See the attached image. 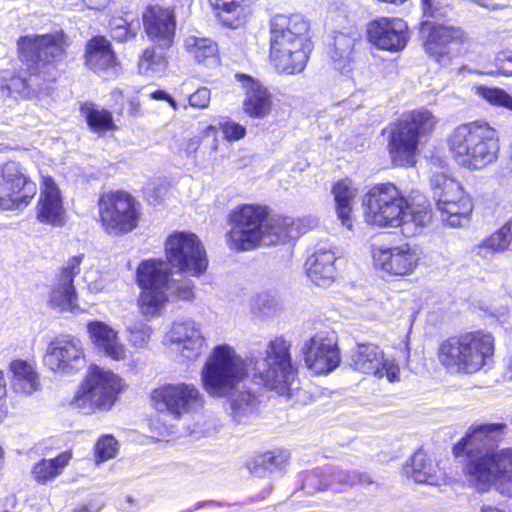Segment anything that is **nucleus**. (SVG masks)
<instances>
[{
  "label": "nucleus",
  "mask_w": 512,
  "mask_h": 512,
  "mask_svg": "<svg viewBox=\"0 0 512 512\" xmlns=\"http://www.w3.org/2000/svg\"><path fill=\"white\" fill-rule=\"evenodd\" d=\"M505 427L504 423L472 426L453 446V454L466 455L464 472L475 487L485 489L494 484L502 494L511 495L512 448H491Z\"/></svg>",
  "instance_id": "1"
},
{
  "label": "nucleus",
  "mask_w": 512,
  "mask_h": 512,
  "mask_svg": "<svg viewBox=\"0 0 512 512\" xmlns=\"http://www.w3.org/2000/svg\"><path fill=\"white\" fill-rule=\"evenodd\" d=\"M363 216L378 228L401 227L406 237L417 235L432 218L429 202L423 196L407 200L392 183L377 184L363 197Z\"/></svg>",
  "instance_id": "2"
},
{
  "label": "nucleus",
  "mask_w": 512,
  "mask_h": 512,
  "mask_svg": "<svg viewBox=\"0 0 512 512\" xmlns=\"http://www.w3.org/2000/svg\"><path fill=\"white\" fill-rule=\"evenodd\" d=\"M19 58L25 66V73L12 77L2 85L9 93L29 96L44 90V84L53 82L59 76V64L66 57V36L63 31L50 34H33L20 37L17 41Z\"/></svg>",
  "instance_id": "3"
},
{
  "label": "nucleus",
  "mask_w": 512,
  "mask_h": 512,
  "mask_svg": "<svg viewBox=\"0 0 512 512\" xmlns=\"http://www.w3.org/2000/svg\"><path fill=\"white\" fill-rule=\"evenodd\" d=\"M228 222L227 242L237 251L251 250L259 244L274 245L298 236L290 218H268L267 207L261 205L235 207L229 213Z\"/></svg>",
  "instance_id": "4"
},
{
  "label": "nucleus",
  "mask_w": 512,
  "mask_h": 512,
  "mask_svg": "<svg viewBox=\"0 0 512 512\" xmlns=\"http://www.w3.org/2000/svg\"><path fill=\"white\" fill-rule=\"evenodd\" d=\"M308 31L309 23L300 14L272 18L270 58L277 71L294 74L304 70L312 51Z\"/></svg>",
  "instance_id": "5"
},
{
  "label": "nucleus",
  "mask_w": 512,
  "mask_h": 512,
  "mask_svg": "<svg viewBox=\"0 0 512 512\" xmlns=\"http://www.w3.org/2000/svg\"><path fill=\"white\" fill-rule=\"evenodd\" d=\"M168 263L162 259L142 261L136 271V283L140 288L138 306L144 316L156 317L168 301V292L180 300L194 298L191 279L171 280Z\"/></svg>",
  "instance_id": "6"
},
{
  "label": "nucleus",
  "mask_w": 512,
  "mask_h": 512,
  "mask_svg": "<svg viewBox=\"0 0 512 512\" xmlns=\"http://www.w3.org/2000/svg\"><path fill=\"white\" fill-rule=\"evenodd\" d=\"M448 147L455 162L470 170L492 164L500 150L497 131L483 121L457 126L449 135Z\"/></svg>",
  "instance_id": "7"
},
{
  "label": "nucleus",
  "mask_w": 512,
  "mask_h": 512,
  "mask_svg": "<svg viewBox=\"0 0 512 512\" xmlns=\"http://www.w3.org/2000/svg\"><path fill=\"white\" fill-rule=\"evenodd\" d=\"M423 16L420 32L424 39V49L428 56L442 67L458 64L457 60L465 52L467 36L454 26L430 21L429 18L445 17L449 7L441 0H421Z\"/></svg>",
  "instance_id": "8"
},
{
  "label": "nucleus",
  "mask_w": 512,
  "mask_h": 512,
  "mask_svg": "<svg viewBox=\"0 0 512 512\" xmlns=\"http://www.w3.org/2000/svg\"><path fill=\"white\" fill-rule=\"evenodd\" d=\"M494 354L491 334L467 332L444 340L439 346L440 363L449 371L473 374L488 364Z\"/></svg>",
  "instance_id": "9"
},
{
  "label": "nucleus",
  "mask_w": 512,
  "mask_h": 512,
  "mask_svg": "<svg viewBox=\"0 0 512 512\" xmlns=\"http://www.w3.org/2000/svg\"><path fill=\"white\" fill-rule=\"evenodd\" d=\"M246 364L228 344L214 347L201 371L205 391L213 397L228 395L246 376Z\"/></svg>",
  "instance_id": "10"
},
{
  "label": "nucleus",
  "mask_w": 512,
  "mask_h": 512,
  "mask_svg": "<svg viewBox=\"0 0 512 512\" xmlns=\"http://www.w3.org/2000/svg\"><path fill=\"white\" fill-rule=\"evenodd\" d=\"M435 123L434 116L426 109L402 115L391 127L389 136L388 146L393 163L397 166L413 165L421 137L430 134Z\"/></svg>",
  "instance_id": "11"
},
{
  "label": "nucleus",
  "mask_w": 512,
  "mask_h": 512,
  "mask_svg": "<svg viewBox=\"0 0 512 512\" xmlns=\"http://www.w3.org/2000/svg\"><path fill=\"white\" fill-rule=\"evenodd\" d=\"M291 344L283 337L269 341L265 357H252L254 377L270 389L283 391L294 384L297 370L292 363Z\"/></svg>",
  "instance_id": "12"
},
{
  "label": "nucleus",
  "mask_w": 512,
  "mask_h": 512,
  "mask_svg": "<svg viewBox=\"0 0 512 512\" xmlns=\"http://www.w3.org/2000/svg\"><path fill=\"white\" fill-rule=\"evenodd\" d=\"M430 184L442 222L452 228L468 225L473 204L460 182L444 173H434Z\"/></svg>",
  "instance_id": "13"
},
{
  "label": "nucleus",
  "mask_w": 512,
  "mask_h": 512,
  "mask_svg": "<svg viewBox=\"0 0 512 512\" xmlns=\"http://www.w3.org/2000/svg\"><path fill=\"white\" fill-rule=\"evenodd\" d=\"M121 389V379L116 374L93 365L73 403L85 412L94 408L110 409Z\"/></svg>",
  "instance_id": "14"
},
{
  "label": "nucleus",
  "mask_w": 512,
  "mask_h": 512,
  "mask_svg": "<svg viewBox=\"0 0 512 512\" xmlns=\"http://www.w3.org/2000/svg\"><path fill=\"white\" fill-rule=\"evenodd\" d=\"M168 268L178 267L181 272L198 277L208 267L206 251L194 233L176 232L169 236L165 245Z\"/></svg>",
  "instance_id": "15"
},
{
  "label": "nucleus",
  "mask_w": 512,
  "mask_h": 512,
  "mask_svg": "<svg viewBox=\"0 0 512 512\" xmlns=\"http://www.w3.org/2000/svg\"><path fill=\"white\" fill-rule=\"evenodd\" d=\"M102 225L109 234L132 231L138 223L135 200L127 193L117 191L104 193L98 202Z\"/></svg>",
  "instance_id": "16"
},
{
  "label": "nucleus",
  "mask_w": 512,
  "mask_h": 512,
  "mask_svg": "<svg viewBox=\"0 0 512 512\" xmlns=\"http://www.w3.org/2000/svg\"><path fill=\"white\" fill-rule=\"evenodd\" d=\"M37 192L36 184L16 162L0 167V209L14 210L26 207Z\"/></svg>",
  "instance_id": "17"
},
{
  "label": "nucleus",
  "mask_w": 512,
  "mask_h": 512,
  "mask_svg": "<svg viewBox=\"0 0 512 512\" xmlns=\"http://www.w3.org/2000/svg\"><path fill=\"white\" fill-rule=\"evenodd\" d=\"M151 400L156 410L174 418H180L202 405L199 389L186 382L169 383L156 388L151 394Z\"/></svg>",
  "instance_id": "18"
},
{
  "label": "nucleus",
  "mask_w": 512,
  "mask_h": 512,
  "mask_svg": "<svg viewBox=\"0 0 512 512\" xmlns=\"http://www.w3.org/2000/svg\"><path fill=\"white\" fill-rule=\"evenodd\" d=\"M44 365L53 372L73 374L85 366V354L80 339L72 335H60L47 346Z\"/></svg>",
  "instance_id": "19"
},
{
  "label": "nucleus",
  "mask_w": 512,
  "mask_h": 512,
  "mask_svg": "<svg viewBox=\"0 0 512 512\" xmlns=\"http://www.w3.org/2000/svg\"><path fill=\"white\" fill-rule=\"evenodd\" d=\"M349 366L360 373L389 382L399 380L400 368L395 359L385 357L383 350L374 344H357L349 353Z\"/></svg>",
  "instance_id": "20"
},
{
  "label": "nucleus",
  "mask_w": 512,
  "mask_h": 512,
  "mask_svg": "<svg viewBox=\"0 0 512 512\" xmlns=\"http://www.w3.org/2000/svg\"><path fill=\"white\" fill-rule=\"evenodd\" d=\"M307 367L316 374H327L341 362L337 336L334 331H320L307 340L303 347Z\"/></svg>",
  "instance_id": "21"
},
{
  "label": "nucleus",
  "mask_w": 512,
  "mask_h": 512,
  "mask_svg": "<svg viewBox=\"0 0 512 512\" xmlns=\"http://www.w3.org/2000/svg\"><path fill=\"white\" fill-rule=\"evenodd\" d=\"M417 249L408 243L393 247L373 249V262L376 269L388 275L402 277L411 275L419 263Z\"/></svg>",
  "instance_id": "22"
},
{
  "label": "nucleus",
  "mask_w": 512,
  "mask_h": 512,
  "mask_svg": "<svg viewBox=\"0 0 512 512\" xmlns=\"http://www.w3.org/2000/svg\"><path fill=\"white\" fill-rule=\"evenodd\" d=\"M84 254L70 257L59 269L56 275L49 303L61 311H73L76 307L77 292L74 286V278L80 273Z\"/></svg>",
  "instance_id": "23"
},
{
  "label": "nucleus",
  "mask_w": 512,
  "mask_h": 512,
  "mask_svg": "<svg viewBox=\"0 0 512 512\" xmlns=\"http://www.w3.org/2000/svg\"><path fill=\"white\" fill-rule=\"evenodd\" d=\"M147 37L162 49L172 46L176 29V16L171 8L149 5L142 15Z\"/></svg>",
  "instance_id": "24"
},
{
  "label": "nucleus",
  "mask_w": 512,
  "mask_h": 512,
  "mask_svg": "<svg viewBox=\"0 0 512 512\" xmlns=\"http://www.w3.org/2000/svg\"><path fill=\"white\" fill-rule=\"evenodd\" d=\"M372 480L368 474L358 471L343 470L340 468H325L307 472L303 478V488L308 492L312 490H341L342 486L354 484H370Z\"/></svg>",
  "instance_id": "25"
},
{
  "label": "nucleus",
  "mask_w": 512,
  "mask_h": 512,
  "mask_svg": "<svg viewBox=\"0 0 512 512\" xmlns=\"http://www.w3.org/2000/svg\"><path fill=\"white\" fill-rule=\"evenodd\" d=\"M367 34L369 41L377 48L396 52L407 44L408 27L399 18H380L369 23Z\"/></svg>",
  "instance_id": "26"
},
{
  "label": "nucleus",
  "mask_w": 512,
  "mask_h": 512,
  "mask_svg": "<svg viewBox=\"0 0 512 512\" xmlns=\"http://www.w3.org/2000/svg\"><path fill=\"white\" fill-rule=\"evenodd\" d=\"M168 340L178 345V350L183 358L196 359L205 345L200 324L192 319L177 320L173 323Z\"/></svg>",
  "instance_id": "27"
},
{
  "label": "nucleus",
  "mask_w": 512,
  "mask_h": 512,
  "mask_svg": "<svg viewBox=\"0 0 512 512\" xmlns=\"http://www.w3.org/2000/svg\"><path fill=\"white\" fill-rule=\"evenodd\" d=\"M64 214L65 209L60 189L52 177L44 176L37 203V219L44 224L61 226Z\"/></svg>",
  "instance_id": "28"
},
{
  "label": "nucleus",
  "mask_w": 512,
  "mask_h": 512,
  "mask_svg": "<svg viewBox=\"0 0 512 512\" xmlns=\"http://www.w3.org/2000/svg\"><path fill=\"white\" fill-rule=\"evenodd\" d=\"M85 64L104 78L116 76L119 70L112 45L103 36L93 37L87 42Z\"/></svg>",
  "instance_id": "29"
},
{
  "label": "nucleus",
  "mask_w": 512,
  "mask_h": 512,
  "mask_svg": "<svg viewBox=\"0 0 512 512\" xmlns=\"http://www.w3.org/2000/svg\"><path fill=\"white\" fill-rule=\"evenodd\" d=\"M235 78L245 90L244 111L252 118L266 117L272 108V96L269 90L260 81L247 74L237 73Z\"/></svg>",
  "instance_id": "30"
},
{
  "label": "nucleus",
  "mask_w": 512,
  "mask_h": 512,
  "mask_svg": "<svg viewBox=\"0 0 512 512\" xmlns=\"http://www.w3.org/2000/svg\"><path fill=\"white\" fill-rule=\"evenodd\" d=\"M335 260L336 254L330 244H318L306 260L307 276L318 286L328 285L335 276Z\"/></svg>",
  "instance_id": "31"
},
{
  "label": "nucleus",
  "mask_w": 512,
  "mask_h": 512,
  "mask_svg": "<svg viewBox=\"0 0 512 512\" xmlns=\"http://www.w3.org/2000/svg\"><path fill=\"white\" fill-rule=\"evenodd\" d=\"M87 330L92 343L105 356L116 361L125 359V346L112 327L102 321H91L87 324Z\"/></svg>",
  "instance_id": "32"
},
{
  "label": "nucleus",
  "mask_w": 512,
  "mask_h": 512,
  "mask_svg": "<svg viewBox=\"0 0 512 512\" xmlns=\"http://www.w3.org/2000/svg\"><path fill=\"white\" fill-rule=\"evenodd\" d=\"M256 0H209L222 25L236 29L242 26L252 12Z\"/></svg>",
  "instance_id": "33"
},
{
  "label": "nucleus",
  "mask_w": 512,
  "mask_h": 512,
  "mask_svg": "<svg viewBox=\"0 0 512 512\" xmlns=\"http://www.w3.org/2000/svg\"><path fill=\"white\" fill-rule=\"evenodd\" d=\"M405 473L417 483L439 485L442 473L436 462L423 450L416 451L410 463L405 467Z\"/></svg>",
  "instance_id": "34"
},
{
  "label": "nucleus",
  "mask_w": 512,
  "mask_h": 512,
  "mask_svg": "<svg viewBox=\"0 0 512 512\" xmlns=\"http://www.w3.org/2000/svg\"><path fill=\"white\" fill-rule=\"evenodd\" d=\"M357 192L352 180L348 178L337 181L332 188L337 217L348 230L353 228L352 204Z\"/></svg>",
  "instance_id": "35"
},
{
  "label": "nucleus",
  "mask_w": 512,
  "mask_h": 512,
  "mask_svg": "<svg viewBox=\"0 0 512 512\" xmlns=\"http://www.w3.org/2000/svg\"><path fill=\"white\" fill-rule=\"evenodd\" d=\"M184 48L198 64L207 67L219 64L218 46L210 38L189 35L184 39Z\"/></svg>",
  "instance_id": "36"
},
{
  "label": "nucleus",
  "mask_w": 512,
  "mask_h": 512,
  "mask_svg": "<svg viewBox=\"0 0 512 512\" xmlns=\"http://www.w3.org/2000/svg\"><path fill=\"white\" fill-rule=\"evenodd\" d=\"M13 374L12 387L15 392L31 395L40 387L35 368L24 360H15L10 365Z\"/></svg>",
  "instance_id": "37"
},
{
  "label": "nucleus",
  "mask_w": 512,
  "mask_h": 512,
  "mask_svg": "<svg viewBox=\"0 0 512 512\" xmlns=\"http://www.w3.org/2000/svg\"><path fill=\"white\" fill-rule=\"evenodd\" d=\"M71 458L70 452H63L52 459H41L32 467L33 479L39 484H46L54 480L62 473Z\"/></svg>",
  "instance_id": "38"
},
{
  "label": "nucleus",
  "mask_w": 512,
  "mask_h": 512,
  "mask_svg": "<svg viewBox=\"0 0 512 512\" xmlns=\"http://www.w3.org/2000/svg\"><path fill=\"white\" fill-rule=\"evenodd\" d=\"M80 111L94 132L100 133L115 128L111 112L92 102L82 104Z\"/></svg>",
  "instance_id": "39"
},
{
  "label": "nucleus",
  "mask_w": 512,
  "mask_h": 512,
  "mask_svg": "<svg viewBox=\"0 0 512 512\" xmlns=\"http://www.w3.org/2000/svg\"><path fill=\"white\" fill-rule=\"evenodd\" d=\"M512 240L511 227L504 225L480 244L472 248V253L481 257H487V253L503 252L508 249Z\"/></svg>",
  "instance_id": "40"
},
{
  "label": "nucleus",
  "mask_w": 512,
  "mask_h": 512,
  "mask_svg": "<svg viewBox=\"0 0 512 512\" xmlns=\"http://www.w3.org/2000/svg\"><path fill=\"white\" fill-rule=\"evenodd\" d=\"M168 67V61L162 52L154 47L146 48L138 60L139 72L147 76H159Z\"/></svg>",
  "instance_id": "41"
},
{
  "label": "nucleus",
  "mask_w": 512,
  "mask_h": 512,
  "mask_svg": "<svg viewBox=\"0 0 512 512\" xmlns=\"http://www.w3.org/2000/svg\"><path fill=\"white\" fill-rule=\"evenodd\" d=\"M285 462L286 456L284 454L267 452L258 456L249 469L254 476L265 477L267 473L280 472Z\"/></svg>",
  "instance_id": "42"
},
{
  "label": "nucleus",
  "mask_w": 512,
  "mask_h": 512,
  "mask_svg": "<svg viewBox=\"0 0 512 512\" xmlns=\"http://www.w3.org/2000/svg\"><path fill=\"white\" fill-rule=\"evenodd\" d=\"M230 408L233 418L240 423L245 416L256 411L257 398L250 391H241L231 398Z\"/></svg>",
  "instance_id": "43"
},
{
  "label": "nucleus",
  "mask_w": 512,
  "mask_h": 512,
  "mask_svg": "<svg viewBox=\"0 0 512 512\" xmlns=\"http://www.w3.org/2000/svg\"><path fill=\"white\" fill-rule=\"evenodd\" d=\"M475 94L487 103L497 107L507 108L512 111V96L499 87L478 85L474 87Z\"/></svg>",
  "instance_id": "44"
},
{
  "label": "nucleus",
  "mask_w": 512,
  "mask_h": 512,
  "mask_svg": "<svg viewBox=\"0 0 512 512\" xmlns=\"http://www.w3.org/2000/svg\"><path fill=\"white\" fill-rule=\"evenodd\" d=\"M352 46L353 41L350 37L342 33L335 37L334 46L329 54L336 69L342 71L349 63Z\"/></svg>",
  "instance_id": "45"
},
{
  "label": "nucleus",
  "mask_w": 512,
  "mask_h": 512,
  "mask_svg": "<svg viewBox=\"0 0 512 512\" xmlns=\"http://www.w3.org/2000/svg\"><path fill=\"white\" fill-rule=\"evenodd\" d=\"M118 448V441L114 436L110 434L101 436L94 447L96 463L100 464L114 458L118 452Z\"/></svg>",
  "instance_id": "46"
},
{
  "label": "nucleus",
  "mask_w": 512,
  "mask_h": 512,
  "mask_svg": "<svg viewBox=\"0 0 512 512\" xmlns=\"http://www.w3.org/2000/svg\"><path fill=\"white\" fill-rule=\"evenodd\" d=\"M151 329L143 322H135L128 326V341L136 348H143L150 338Z\"/></svg>",
  "instance_id": "47"
},
{
  "label": "nucleus",
  "mask_w": 512,
  "mask_h": 512,
  "mask_svg": "<svg viewBox=\"0 0 512 512\" xmlns=\"http://www.w3.org/2000/svg\"><path fill=\"white\" fill-rule=\"evenodd\" d=\"M224 137L229 141L242 139L246 134V128L234 121H225L220 124Z\"/></svg>",
  "instance_id": "48"
},
{
  "label": "nucleus",
  "mask_w": 512,
  "mask_h": 512,
  "mask_svg": "<svg viewBox=\"0 0 512 512\" xmlns=\"http://www.w3.org/2000/svg\"><path fill=\"white\" fill-rule=\"evenodd\" d=\"M495 67L498 73L512 76V50L499 52L495 57Z\"/></svg>",
  "instance_id": "49"
},
{
  "label": "nucleus",
  "mask_w": 512,
  "mask_h": 512,
  "mask_svg": "<svg viewBox=\"0 0 512 512\" xmlns=\"http://www.w3.org/2000/svg\"><path fill=\"white\" fill-rule=\"evenodd\" d=\"M210 98V90L206 87H201L189 96V105L194 108L204 109L208 107Z\"/></svg>",
  "instance_id": "50"
},
{
  "label": "nucleus",
  "mask_w": 512,
  "mask_h": 512,
  "mask_svg": "<svg viewBox=\"0 0 512 512\" xmlns=\"http://www.w3.org/2000/svg\"><path fill=\"white\" fill-rule=\"evenodd\" d=\"M123 23L118 25L115 29V39L119 41H128L137 35V27H133L131 23L123 20Z\"/></svg>",
  "instance_id": "51"
},
{
  "label": "nucleus",
  "mask_w": 512,
  "mask_h": 512,
  "mask_svg": "<svg viewBox=\"0 0 512 512\" xmlns=\"http://www.w3.org/2000/svg\"><path fill=\"white\" fill-rule=\"evenodd\" d=\"M473 2L479 4L482 7L488 9H498L502 7H506L508 5V0H472Z\"/></svg>",
  "instance_id": "52"
},
{
  "label": "nucleus",
  "mask_w": 512,
  "mask_h": 512,
  "mask_svg": "<svg viewBox=\"0 0 512 512\" xmlns=\"http://www.w3.org/2000/svg\"><path fill=\"white\" fill-rule=\"evenodd\" d=\"M152 99L155 100H165L168 101L170 98V94H168L165 90H156L150 94Z\"/></svg>",
  "instance_id": "53"
},
{
  "label": "nucleus",
  "mask_w": 512,
  "mask_h": 512,
  "mask_svg": "<svg viewBox=\"0 0 512 512\" xmlns=\"http://www.w3.org/2000/svg\"><path fill=\"white\" fill-rule=\"evenodd\" d=\"M6 392H7V390L0 389V421L4 418V416L6 414V405H5Z\"/></svg>",
  "instance_id": "54"
},
{
  "label": "nucleus",
  "mask_w": 512,
  "mask_h": 512,
  "mask_svg": "<svg viewBox=\"0 0 512 512\" xmlns=\"http://www.w3.org/2000/svg\"><path fill=\"white\" fill-rule=\"evenodd\" d=\"M101 509L100 506L95 505H83L73 510V512H98Z\"/></svg>",
  "instance_id": "55"
},
{
  "label": "nucleus",
  "mask_w": 512,
  "mask_h": 512,
  "mask_svg": "<svg viewBox=\"0 0 512 512\" xmlns=\"http://www.w3.org/2000/svg\"><path fill=\"white\" fill-rule=\"evenodd\" d=\"M88 289L91 291V292H94V293H97L99 291L102 290V287L99 286L97 283H94V284H89L88 285Z\"/></svg>",
  "instance_id": "56"
},
{
  "label": "nucleus",
  "mask_w": 512,
  "mask_h": 512,
  "mask_svg": "<svg viewBox=\"0 0 512 512\" xmlns=\"http://www.w3.org/2000/svg\"><path fill=\"white\" fill-rule=\"evenodd\" d=\"M0 389L1 390H6V381H5V378H4V373L1 370H0Z\"/></svg>",
  "instance_id": "57"
},
{
  "label": "nucleus",
  "mask_w": 512,
  "mask_h": 512,
  "mask_svg": "<svg viewBox=\"0 0 512 512\" xmlns=\"http://www.w3.org/2000/svg\"><path fill=\"white\" fill-rule=\"evenodd\" d=\"M167 102L170 104V106H171L174 110H177V109H178V104H177L176 100H175L172 96H170V98H169V100H168Z\"/></svg>",
  "instance_id": "58"
},
{
  "label": "nucleus",
  "mask_w": 512,
  "mask_h": 512,
  "mask_svg": "<svg viewBox=\"0 0 512 512\" xmlns=\"http://www.w3.org/2000/svg\"><path fill=\"white\" fill-rule=\"evenodd\" d=\"M508 166L512 170V144L509 146L508 151Z\"/></svg>",
  "instance_id": "59"
},
{
  "label": "nucleus",
  "mask_w": 512,
  "mask_h": 512,
  "mask_svg": "<svg viewBox=\"0 0 512 512\" xmlns=\"http://www.w3.org/2000/svg\"><path fill=\"white\" fill-rule=\"evenodd\" d=\"M94 4H95V7H96V8H99L100 6H103V5H104V3H96V2H95Z\"/></svg>",
  "instance_id": "60"
},
{
  "label": "nucleus",
  "mask_w": 512,
  "mask_h": 512,
  "mask_svg": "<svg viewBox=\"0 0 512 512\" xmlns=\"http://www.w3.org/2000/svg\"><path fill=\"white\" fill-rule=\"evenodd\" d=\"M87 1H88L90 4H92V3H93V1H92V0H87Z\"/></svg>",
  "instance_id": "61"
}]
</instances>
